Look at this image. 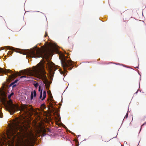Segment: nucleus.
<instances>
[{
    "label": "nucleus",
    "instance_id": "nucleus-1",
    "mask_svg": "<svg viewBox=\"0 0 146 146\" xmlns=\"http://www.w3.org/2000/svg\"><path fill=\"white\" fill-rule=\"evenodd\" d=\"M23 54H28L31 58H37L41 57L42 58L40 62L38 64L37 66H33V69L31 68L29 70H23V74L26 75L20 77V78H29L31 76H35L40 77L41 78L45 84L47 89H48L49 84L47 79L46 72L44 71V65L46 66V67L48 72V77L50 79L53 78L54 71L58 69L57 67L51 62L48 60V54L47 52H45L36 47L28 50L25 52H20Z\"/></svg>",
    "mask_w": 146,
    "mask_h": 146
},
{
    "label": "nucleus",
    "instance_id": "nucleus-2",
    "mask_svg": "<svg viewBox=\"0 0 146 146\" xmlns=\"http://www.w3.org/2000/svg\"><path fill=\"white\" fill-rule=\"evenodd\" d=\"M21 128H22V126L18 122L15 123L7 133V138L0 139V146L5 144L4 141L15 144L16 146H24L26 144L25 141L23 139L24 135L18 131V129L20 131Z\"/></svg>",
    "mask_w": 146,
    "mask_h": 146
},
{
    "label": "nucleus",
    "instance_id": "nucleus-3",
    "mask_svg": "<svg viewBox=\"0 0 146 146\" xmlns=\"http://www.w3.org/2000/svg\"><path fill=\"white\" fill-rule=\"evenodd\" d=\"M13 94V93L11 95H9L8 98L9 99V101L6 100L4 104L5 109L7 111H9L11 115L13 114L16 111H21L19 105L13 104L12 100L10 99L11 96Z\"/></svg>",
    "mask_w": 146,
    "mask_h": 146
},
{
    "label": "nucleus",
    "instance_id": "nucleus-4",
    "mask_svg": "<svg viewBox=\"0 0 146 146\" xmlns=\"http://www.w3.org/2000/svg\"><path fill=\"white\" fill-rule=\"evenodd\" d=\"M61 62L65 72H67V69L70 70L72 69V68L70 67L72 65L73 61L72 60H67L65 58H64L61 60Z\"/></svg>",
    "mask_w": 146,
    "mask_h": 146
},
{
    "label": "nucleus",
    "instance_id": "nucleus-5",
    "mask_svg": "<svg viewBox=\"0 0 146 146\" xmlns=\"http://www.w3.org/2000/svg\"><path fill=\"white\" fill-rule=\"evenodd\" d=\"M3 73H5L6 75L8 73L11 74L10 75H8L10 79H13L19 75V73L17 72H15L14 73L12 70L9 69H4L3 68H0V74Z\"/></svg>",
    "mask_w": 146,
    "mask_h": 146
},
{
    "label": "nucleus",
    "instance_id": "nucleus-6",
    "mask_svg": "<svg viewBox=\"0 0 146 146\" xmlns=\"http://www.w3.org/2000/svg\"><path fill=\"white\" fill-rule=\"evenodd\" d=\"M42 89L41 91L40 92V95L39 97V98L40 99H41V98L42 97V96H43V97L42 98V100H43L46 97V91L44 90L43 91V93L42 94Z\"/></svg>",
    "mask_w": 146,
    "mask_h": 146
},
{
    "label": "nucleus",
    "instance_id": "nucleus-7",
    "mask_svg": "<svg viewBox=\"0 0 146 146\" xmlns=\"http://www.w3.org/2000/svg\"><path fill=\"white\" fill-rule=\"evenodd\" d=\"M5 48H7L8 49L11 50L15 51V50H14V48L13 47H11L9 46H4V47H1L0 48V49H1V50H4V49H5Z\"/></svg>",
    "mask_w": 146,
    "mask_h": 146
},
{
    "label": "nucleus",
    "instance_id": "nucleus-8",
    "mask_svg": "<svg viewBox=\"0 0 146 146\" xmlns=\"http://www.w3.org/2000/svg\"><path fill=\"white\" fill-rule=\"evenodd\" d=\"M36 96V92L35 90L33 91V92H32L31 93V99L32 100L33 98V97H35Z\"/></svg>",
    "mask_w": 146,
    "mask_h": 146
},
{
    "label": "nucleus",
    "instance_id": "nucleus-9",
    "mask_svg": "<svg viewBox=\"0 0 146 146\" xmlns=\"http://www.w3.org/2000/svg\"><path fill=\"white\" fill-rule=\"evenodd\" d=\"M21 109V111H23L24 113H27L28 111L27 107L25 106L23 107Z\"/></svg>",
    "mask_w": 146,
    "mask_h": 146
},
{
    "label": "nucleus",
    "instance_id": "nucleus-10",
    "mask_svg": "<svg viewBox=\"0 0 146 146\" xmlns=\"http://www.w3.org/2000/svg\"><path fill=\"white\" fill-rule=\"evenodd\" d=\"M47 92H48V95L49 96V97L50 98V101H51V102H52V99H52V94L51 93V92L49 90H48Z\"/></svg>",
    "mask_w": 146,
    "mask_h": 146
},
{
    "label": "nucleus",
    "instance_id": "nucleus-11",
    "mask_svg": "<svg viewBox=\"0 0 146 146\" xmlns=\"http://www.w3.org/2000/svg\"><path fill=\"white\" fill-rule=\"evenodd\" d=\"M63 127L66 129L67 130V131L70 132V133L71 132L69 130H68L67 129V127L64 125H63Z\"/></svg>",
    "mask_w": 146,
    "mask_h": 146
},
{
    "label": "nucleus",
    "instance_id": "nucleus-12",
    "mask_svg": "<svg viewBox=\"0 0 146 146\" xmlns=\"http://www.w3.org/2000/svg\"><path fill=\"white\" fill-rule=\"evenodd\" d=\"M34 86L36 88H37L38 86V84L37 83L34 84Z\"/></svg>",
    "mask_w": 146,
    "mask_h": 146
},
{
    "label": "nucleus",
    "instance_id": "nucleus-13",
    "mask_svg": "<svg viewBox=\"0 0 146 146\" xmlns=\"http://www.w3.org/2000/svg\"><path fill=\"white\" fill-rule=\"evenodd\" d=\"M18 81V80H15L13 82H12V84H13L16 83H17Z\"/></svg>",
    "mask_w": 146,
    "mask_h": 146
},
{
    "label": "nucleus",
    "instance_id": "nucleus-14",
    "mask_svg": "<svg viewBox=\"0 0 146 146\" xmlns=\"http://www.w3.org/2000/svg\"><path fill=\"white\" fill-rule=\"evenodd\" d=\"M48 51L49 52H52L53 51V49L52 48H49L48 49Z\"/></svg>",
    "mask_w": 146,
    "mask_h": 146
},
{
    "label": "nucleus",
    "instance_id": "nucleus-15",
    "mask_svg": "<svg viewBox=\"0 0 146 146\" xmlns=\"http://www.w3.org/2000/svg\"><path fill=\"white\" fill-rule=\"evenodd\" d=\"M41 85H40L39 86V88H38V91L39 92L40 91V92L41 91V90H42V89L41 90Z\"/></svg>",
    "mask_w": 146,
    "mask_h": 146
},
{
    "label": "nucleus",
    "instance_id": "nucleus-16",
    "mask_svg": "<svg viewBox=\"0 0 146 146\" xmlns=\"http://www.w3.org/2000/svg\"><path fill=\"white\" fill-rule=\"evenodd\" d=\"M13 52H11V51H9V52H8V55H11V54L12 53H13Z\"/></svg>",
    "mask_w": 146,
    "mask_h": 146
},
{
    "label": "nucleus",
    "instance_id": "nucleus-17",
    "mask_svg": "<svg viewBox=\"0 0 146 146\" xmlns=\"http://www.w3.org/2000/svg\"><path fill=\"white\" fill-rule=\"evenodd\" d=\"M3 117V114L0 111V117L2 118Z\"/></svg>",
    "mask_w": 146,
    "mask_h": 146
},
{
    "label": "nucleus",
    "instance_id": "nucleus-18",
    "mask_svg": "<svg viewBox=\"0 0 146 146\" xmlns=\"http://www.w3.org/2000/svg\"><path fill=\"white\" fill-rule=\"evenodd\" d=\"M58 71H59L60 72L61 74H62L63 73V72L60 70V69H59L58 70Z\"/></svg>",
    "mask_w": 146,
    "mask_h": 146
},
{
    "label": "nucleus",
    "instance_id": "nucleus-19",
    "mask_svg": "<svg viewBox=\"0 0 146 146\" xmlns=\"http://www.w3.org/2000/svg\"><path fill=\"white\" fill-rule=\"evenodd\" d=\"M128 113H126V114L125 116V117L127 118L128 117Z\"/></svg>",
    "mask_w": 146,
    "mask_h": 146
},
{
    "label": "nucleus",
    "instance_id": "nucleus-20",
    "mask_svg": "<svg viewBox=\"0 0 146 146\" xmlns=\"http://www.w3.org/2000/svg\"><path fill=\"white\" fill-rule=\"evenodd\" d=\"M47 130L49 132H50V130L49 128H48Z\"/></svg>",
    "mask_w": 146,
    "mask_h": 146
},
{
    "label": "nucleus",
    "instance_id": "nucleus-21",
    "mask_svg": "<svg viewBox=\"0 0 146 146\" xmlns=\"http://www.w3.org/2000/svg\"><path fill=\"white\" fill-rule=\"evenodd\" d=\"M51 106L52 107V108H53V109H54V107H53V106L52 105H51Z\"/></svg>",
    "mask_w": 146,
    "mask_h": 146
},
{
    "label": "nucleus",
    "instance_id": "nucleus-22",
    "mask_svg": "<svg viewBox=\"0 0 146 146\" xmlns=\"http://www.w3.org/2000/svg\"><path fill=\"white\" fill-rule=\"evenodd\" d=\"M124 144H125L127 143L126 142H124Z\"/></svg>",
    "mask_w": 146,
    "mask_h": 146
},
{
    "label": "nucleus",
    "instance_id": "nucleus-23",
    "mask_svg": "<svg viewBox=\"0 0 146 146\" xmlns=\"http://www.w3.org/2000/svg\"><path fill=\"white\" fill-rule=\"evenodd\" d=\"M45 34H46V35H47V34L46 33H46H45Z\"/></svg>",
    "mask_w": 146,
    "mask_h": 146
},
{
    "label": "nucleus",
    "instance_id": "nucleus-24",
    "mask_svg": "<svg viewBox=\"0 0 146 146\" xmlns=\"http://www.w3.org/2000/svg\"><path fill=\"white\" fill-rule=\"evenodd\" d=\"M24 146H26V144H25V145H24Z\"/></svg>",
    "mask_w": 146,
    "mask_h": 146
},
{
    "label": "nucleus",
    "instance_id": "nucleus-25",
    "mask_svg": "<svg viewBox=\"0 0 146 146\" xmlns=\"http://www.w3.org/2000/svg\"><path fill=\"white\" fill-rule=\"evenodd\" d=\"M63 56H64V57H65V56H64V55H63Z\"/></svg>",
    "mask_w": 146,
    "mask_h": 146
},
{
    "label": "nucleus",
    "instance_id": "nucleus-26",
    "mask_svg": "<svg viewBox=\"0 0 146 146\" xmlns=\"http://www.w3.org/2000/svg\"><path fill=\"white\" fill-rule=\"evenodd\" d=\"M144 124H143L142 125V126H143V125H144Z\"/></svg>",
    "mask_w": 146,
    "mask_h": 146
}]
</instances>
